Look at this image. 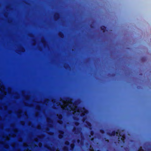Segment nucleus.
<instances>
[{"instance_id": "obj_1", "label": "nucleus", "mask_w": 151, "mask_h": 151, "mask_svg": "<svg viewBox=\"0 0 151 151\" xmlns=\"http://www.w3.org/2000/svg\"><path fill=\"white\" fill-rule=\"evenodd\" d=\"M45 121L41 122H5L0 123H47V41H45Z\"/></svg>"}, {"instance_id": "obj_2", "label": "nucleus", "mask_w": 151, "mask_h": 151, "mask_svg": "<svg viewBox=\"0 0 151 151\" xmlns=\"http://www.w3.org/2000/svg\"><path fill=\"white\" fill-rule=\"evenodd\" d=\"M49 100L48 99V103ZM78 114L76 115L77 116H79L81 117L83 120L82 123H90V122L86 121L84 122V121L86 119V114L88 113V110L84 107L80 108L79 110L77 111ZM48 123H80L78 122H53L50 121V118L48 117ZM91 123H101L100 122H93ZM102 123H107V122H103Z\"/></svg>"}, {"instance_id": "obj_3", "label": "nucleus", "mask_w": 151, "mask_h": 151, "mask_svg": "<svg viewBox=\"0 0 151 151\" xmlns=\"http://www.w3.org/2000/svg\"><path fill=\"white\" fill-rule=\"evenodd\" d=\"M0 125H43L45 127V151H47V123H0Z\"/></svg>"}, {"instance_id": "obj_4", "label": "nucleus", "mask_w": 151, "mask_h": 151, "mask_svg": "<svg viewBox=\"0 0 151 151\" xmlns=\"http://www.w3.org/2000/svg\"><path fill=\"white\" fill-rule=\"evenodd\" d=\"M106 124L107 123H48V132L49 130V127L52 125H75L76 126L79 125L87 124L88 126H91L92 124ZM49 137L48 136V141ZM49 150V147L48 146V150Z\"/></svg>"}, {"instance_id": "obj_5", "label": "nucleus", "mask_w": 151, "mask_h": 151, "mask_svg": "<svg viewBox=\"0 0 151 151\" xmlns=\"http://www.w3.org/2000/svg\"><path fill=\"white\" fill-rule=\"evenodd\" d=\"M123 131V130L121 131V136L119 135L118 137H119L120 136L121 138L120 139L119 137L118 138V141L119 142H120L121 143L124 144L125 143L126 137L124 134L122 132Z\"/></svg>"}, {"instance_id": "obj_6", "label": "nucleus", "mask_w": 151, "mask_h": 151, "mask_svg": "<svg viewBox=\"0 0 151 151\" xmlns=\"http://www.w3.org/2000/svg\"><path fill=\"white\" fill-rule=\"evenodd\" d=\"M121 131L119 129H118L116 131H113L111 132H108L107 133V134L110 136H114L116 134L117 135L118 134H119V136H121Z\"/></svg>"}, {"instance_id": "obj_7", "label": "nucleus", "mask_w": 151, "mask_h": 151, "mask_svg": "<svg viewBox=\"0 0 151 151\" xmlns=\"http://www.w3.org/2000/svg\"><path fill=\"white\" fill-rule=\"evenodd\" d=\"M60 18V15L58 12H55L53 15V20L55 22L58 21Z\"/></svg>"}, {"instance_id": "obj_8", "label": "nucleus", "mask_w": 151, "mask_h": 151, "mask_svg": "<svg viewBox=\"0 0 151 151\" xmlns=\"http://www.w3.org/2000/svg\"><path fill=\"white\" fill-rule=\"evenodd\" d=\"M23 112L22 110L19 109L16 112V114L17 118H21L23 114Z\"/></svg>"}, {"instance_id": "obj_9", "label": "nucleus", "mask_w": 151, "mask_h": 151, "mask_svg": "<svg viewBox=\"0 0 151 151\" xmlns=\"http://www.w3.org/2000/svg\"><path fill=\"white\" fill-rule=\"evenodd\" d=\"M64 132L62 130H59V131L58 138L59 139H61L63 138Z\"/></svg>"}, {"instance_id": "obj_10", "label": "nucleus", "mask_w": 151, "mask_h": 151, "mask_svg": "<svg viewBox=\"0 0 151 151\" xmlns=\"http://www.w3.org/2000/svg\"><path fill=\"white\" fill-rule=\"evenodd\" d=\"M52 103L53 104V106H52V108L54 109H56V104H58L57 101L55 99L53 100H52Z\"/></svg>"}, {"instance_id": "obj_11", "label": "nucleus", "mask_w": 151, "mask_h": 151, "mask_svg": "<svg viewBox=\"0 0 151 151\" xmlns=\"http://www.w3.org/2000/svg\"><path fill=\"white\" fill-rule=\"evenodd\" d=\"M101 30L103 33H105L106 31V27L104 26H101L100 27Z\"/></svg>"}, {"instance_id": "obj_12", "label": "nucleus", "mask_w": 151, "mask_h": 151, "mask_svg": "<svg viewBox=\"0 0 151 151\" xmlns=\"http://www.w3.org/2000/svg\"><path fill=\"white\" fill-rule=\"evenodd\" d=\"M68 107L70 109L73 111H74L75 110H76V109L75 107H73L70 105H68Z\"/></svg>"}, {"instance_id": "obj_13", "label": "nucleus", "mask_w": 151, "mask_h": 151, "mask_svg": "<svg viewBox=\"0 0 151 151\" xmlns=\"http://www.w3.org/2000/svg\"><path fill=\"white\" fill-rule=\"evenodd\" d=\"M70 150H73L75 147V145L74 144L72 143L70 145Z\"/></svg>"}, {"instance_id": "obj_14", "label": "nucleus", "mask_w": 151, "mask_h": 151, "mask_svg": "<svg viewBox=\"0 0 151 151\" xmlns=\"http://www.w3.org/2000/svg\"><path fill=\"white\" fill-rule=\"evenodd\" d=\"M65 100L67 101L70 102L72 100V99L70 97H67L65 99Z\"/></svg>"}, {"instance_id": "obj_15", "label": "nucleus", "mask_w": 151, "mask_h": 151, "mask_svg": "<svg viewBox=\"0 0 151 151\" xmlns=\"http://www.w3.org/2000/svg\"><path fill=\"white\" fill-rule=\"evenodd\" d=\"M59 36L60 37L62 38L64 36V35L63 32H60L59 33Z\"/></svg>"}, {"instance_id": "obj_16", "label": "nucleus", "mask_w": 151, "mask_h": 151, "mask_svg": "<svg viewBox=\"0 0 151 151\" xmlns=\"http://www.w3.org/2000/svg\"><path fill=\"white\" fill-rule=\"evenodd\" d=\"M70 143L68 141H66L65 142V145L67 146H69L70 145Z\"/></svg>"}, {"instance_id": "obj_17", "label": "nucleus", "mask_w": 151, "mask_h": 151, "mask_svg": "<svg viewBox=\"0 0 151 151\" xmlns=\"http://www.w3.org/2000/svg\"><path fill=\"white\" fill-rule=\"evenodd\" d=\"M63 150L64 151H67L68 150V148L66 147H63Z\"/></svg>"}, {"instance_id": "obj_18", "label": "nucleus", "mask_w": 151, "mask_h": 151, "mask_svg": "<svg viewBox=\"0 0 151 151\" xmlns=\"http://www.w3.org/2000/svg\"><path fill=\"white\" fill-rule=\"evenodd\" d=\"M39 114L37 112H36L35 114V117H37L39 116Z\"/></svg>"}, {"instance_id": "obj_19", "label": "nucleus", "mask_w": 151, "mask_h": 151, "mask_svg": "<svg viewBox=\"0 0 151 151\" xmlns=\"http://www.w3.org/2000/svg\"><path fill=\"white\" fill-rule=\"evenodd\" d=\"M90 134L93 136L94 134V131L93 130H91L90 131Z\"/></svg>"}, {"instance_id": "obj_20", "label": "nucleus", "mask_w": 151, "mask_h": 151, "mask_svg": "<svg viewBox=\"0 0 151 151\" xmlns=\"http://www.w3.org/2000/svg\"><path fill=\"white\" fill-rule=\"evenodd\" d=\"M64 110H65V111H69V110L68 109V108H64V109H63V111H64Z\"/></svg>"}, {"instance_id": "obj_21", "label": "nucleus", "mask_w": 151, "mask_h": 151, "mask_svg": "<svg viewBox=\"0 0 151 151\" xmlns=\"http://www.w3.org/2000/svg\"><path fill=\"white\" fill-rule=\"evenodd\" d=\"M138 151H144L142 147H140Z\"/></svg>"}, {"instance_id": "obj_22", "label": "nucleus", "mask_w": 151, "mask_h": 151, "mask_svg": "<svg viewBox=\"0 0 151 151\" xmlns=\"http://www.w3.org/2000/svg\"><path fill=\"white\" fill-rule=\"evenodd\" d=\"M77 101H75L73 103V106H75V105H77Z\"/></svg>"}, {"instance_id": "obj_23", "label": "nucleus", "mask_w": 151, "mask_h": 151, "mask_svg": "<svg viewBox=\"0 0 151 151\" xmlns=\"http://www.w3.org/2000/svg\"><path fill=\"white\" fill-rule=\"evenodd\" d=\"M76 128H74V129H73V131L74 132H75V133H76Z\"/></svg>"}, {"instance_id": "obj_24", "label": "nucleus", "mask_w": 151, "mask_h": 151, "mask_svg": "<svg viewBox=\"0 0 151 151\" xmlns=\"http://www.w3.org/2000/svg\"><path fill=\"white\" fill-rule=\"evenodd\" d=\"M77 142L78 143H79L80 142V140L79 139H77Z\"/></svg>"}, {"instance_id": "obj_25", "label": "nucleus", "mask_w": 151, "mask_h": 151, "mask_svg": "<svg viewBox=\"0 0 151 151\" xmlns=\"http://www.w3.org/2000/svg\"><path fill=\"white\" fill-rule=\"evenodd\" d=\"M101 132L102 133H103L104 132V130H101Z\"/></svg>"}, {"instance_id": "obj_26", "label": "nucleus", "mask_w": 151, "mask_h": 151, "mask_svg": "<svg viewBox=\"0 0 151 151\" xmlns=\"http://www.w3.org/2000/svg\"><path fill=\"white\" fill-rule=\"evenodd\" d=\"M106 141L107 142H109V140L108 139H107L106 140Z\"/></svg>"}, {"instance_id": "obj_27", "label": "nucleus", "mask_w": 151, "mask_h": 151, "mask_svg": "<svg viewBox=\"0 0 151 151\" xmlns=\"http://www.w3.org/2000/svg\"><path fill=\"white\" fill-rule=\"evenodd\" d=\"M24 114L26 116H27V113H24Z\"/></svg>"}, {"instance_id": "obj_28", "label": "nucleus", "mask_w": 151, "mask_h": 151, "mask_svg": "<svg viewBox=\"0 0 151 151\" xmlns=\"http://www.w3.org/2000/svg\"><path fill=\"white\" fill-rule=\"evenodd\" d=\"M24 50V49L23 48H22V52H23V50Z\"/></svg>"}, {"instance_id": "obj_29", "label": "nucleus", "mask_w": 151, "mask_h": 151, "mask_svg": "<svg viewBox=\"0 0 151 151\" xmlns=\"http://www.w3.org/2000/svg\"><path fill=\"white\" fill-rule=\"evenodd\" d=\"M37 109L38 110H40V109L39 108H38Z\"/></svg>"}, {"instance_id": "obj_30", "label": "nucleus", "mask_w": 151, "mask_h": 151, "mask_svg": "<svg viewBox=\"0 0 151 151\" xmlns=\"http://www.w3.org/2000/svg\"><path fill=\"white\" fill-rule=\"evenodd\" d=\"M59 116L62 117V115H59Z\"/></svg>"}, {"instance_id": "obj_31", "label": "nucleus", "mask_w": 151, "mask_h": 151, "mask_svg": "<svg viewBox=\"0 0 151 151\" xmlns=\"http://www.w3.org/2000/svg\"><path fill=\"white\" fill-rule=\"evenodd\" d=\"M75 113H73V114L74 115Z\"/></svg>"}]
</instances>
